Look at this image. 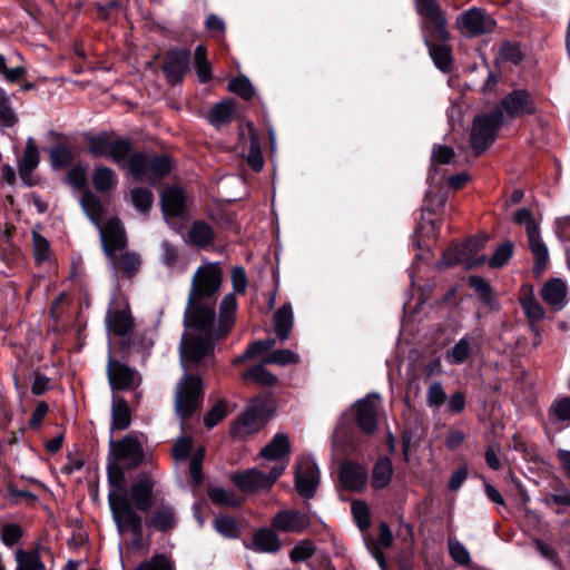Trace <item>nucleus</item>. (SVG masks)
<instances>
[{
    "label": "nucleus",
    "mask_w": 570,
    "mask_h": 570,
    "mask_svg": "<svg viewBox=\"0 0 570 570\" xmlns=\"http://www.w3.org/2000/svg\"><path fill=\"white\" fill-rule=\"evenodd\" d=\"M429 22L422 23V29L425 33L424 36V42L429 48L430 56L434 62V65L442 71H449L452 65V57H451V48L444 43L442 45H433L430 41V38H434L438 40L435 36L432 33V23L428 19ZM450 39V37L446 39V41ZM440 41V39H439ZM441 42H445V40H441Z\"/></svg>",
    "instance_id": "nucleus-20"
},
{
    "label": "nucleus",
    "mask_w": 570,
    "mask_h": 570,
    "mask_svg": "<svg viewBox=\"0 0 570 570\" xmlns=\"http://www.w3.org/2000/svg\"><path fill=\"white\" fill-rule=\"evenodd\" d=\"M107 374L112 390L135 389L141 382L137 371L111 357L108 361Z\"/></svg>",
    "instance_id": "nucleus-15"
},
{
    "label": "nucleus",
    "mask_w": 570,
    "mask_h": 570,
    "mask_svg": "<svg viewBox=\"0 0 570 570\" xmlns=\"http://www.w3.org/2000/svg\"><path fill=\"white\" fill-rule=\"evenodd\" d=\"M446 399L443 386L440 382L432 383L426 393V403L430 407H440Z\"/></svg>",
    "instance_id": "nucleus-61"
},
{
    "label": "nucleus",
    "mask_w": 570,
    "mask_h": 570,
    "mask_svg": "<svg viewBox=\"0 0 570 570\" xmlns=\"http://www.w3.org/2000/svg\"><path fill=\"white\" fill-rule=\"evenodd\" d=\"M299 362V356L291 350L273 351L264 357V363L277 364L281 366L296 364Z\"/></svg>",
    "instance_id": "nucleus-51"
},
{
    "label": "nucleus",
    "mask_w": 570,
    "mask_h": 570,
    "mask_svg": "<svg viewBox=\"0 0 570 570\" xmlns=\"http://www.w3.org/2000/svg\"><path fill=\"white\" fill-rule=\"evenodd\" d=\"M112 135L100 134L88 138L89 153L95 157H108Z\"/></svg>",
    "instance_id": "nucleus-49"
},
{
    "label": "nucleus",
    "mask_w": 570,
    "mask_h": 570,
    "mask_svg": "<svg viewBox=\"0 0 570 570\" xmlns=\"http://www.w3.org/2000/svg\"><path fill=\"white\" fill-rule=\"evenodd\" d=\"M228 90L238 95L245 100L253 98L255 91L250 81L246 77H236L228 82Z\"/></svg>",
    "instance_id": "nucleus-53"
},
{
    "label": "nucleus",
    "mask_w": 570,
    "mask_h": 570,
    "mask_svg": "<svg viewBox=\"0 0 570 570\" xmlns=\"http://www.w3.org/2000/svg\"><path fill=\"white\" fill-rule=\"evenodd\" d=\"M449 551L456 563L461 566H468L470 563V553L461 542L451 541L449 543Z\"/></svg>",
    "instance_id": "nucleus-64"
},
{
    "label": "nucleus",
    "mask_w": 570,
    "mask_h": 570,
    "mask_svg": "<svg viewBox=\"0 0 570 570\" xmlns=\"http://www.w3.org/2000/svg\"><path fill=\"white\" fill-rule=\"evenodd\" d=\"M365 542H366V547H367L368 551L371 552L373 558L377 561L381 569L385 570L386 561H385V556L382 551V548L389 549L393 544V534H392L390 527L385 522H382L379 525L377 540H374L372 538H366Z\"/></svg>",
    "instance_id": "nucleus-25"
},
{
    "label": "nucleus",
    "mask_w": 570,
    "mask_h": 570,
    "mask_svg": "<svg viewBox=\"0 0 570 570\" xmlns=\"http://www.w3.org/2000/svg\"><path fill=\"white\" fill-rule=\"evenodd\" d=\"M18 122V117L11 107L10 97L6 94L0 101V126L13 127Z\"/></svg>",
    "instance_id": "nucleus-59"
},
{
    "label": "nucleus",
    "mask_w": 570,
    "mask_h": 570,
    "mask_svg": "<svg viewBox=\"0 0 570 570\" xmlns=\"http://www.w3.org/2000/svg\"><path fill=\"white\" fill-rule=\"evenodd\" d=\"M154 480L144 475L134 482L128 493L125 491H110L108 503L111 515L119 534L132 533L137 540L142 537V518L137 512H146L155 504Z\"/></svg>",
    "instance_id": "nucleus-2"
},
{
    "label": "nucleus",
    "mask_w": 570,
    "mask_h": 570,
    "mask_svg": "<svg viewBox=\"0 0 570 570\" xmlns=\"http://www.w3.org/2000/svg\"><path fill=\"white\" fill-rule=\"evenodd\" d=\"M189 240L199 247L209 245L214 239V232L212 227L204 222H196L189 229Z\"/></svg>",
    "instance_id": "nucleus-43"
},
{
    "label": "nucleus",
    "mask_w": 570,
    "mask_h": 570,
    "mask_svg": "<svg viewBox=\"0 0 570 570\" xmlns=\"http://www.w3.org/2000/svg\"><path fill=\"white\" fill-rule=\"evenodd\" d=\"M131 142L128 139L112 136L108 158H110L117 165L122 164L125 160H129L131 153Z\"/></svg>",
    "instance_id": "nucleus-42"
},
{
    "label": "nucleus",
    "mask_w": 570,
    "mask_h": 570,
    "mask_svg": "<svg viewBox=\"0 0 570 570\" xmlns=\"http://www.w3.org/2000/svg\"><path fill=\"white\" fill-rule=\"evenodd\" d=\"M190 53L183 48L168 50L164 58L163 72L170 85L179 83L189 68Z\"/></svg>",
    "instance_id": "nucleus-14"
},
{
    "label": "nucleus",
    "mask_w": 570,
    "mask_h": 570,
    "mask_svg": "<svg viewBox=\"0 0 570 570\" xmlns=\"http://www.w3.org/2000/svg\"><path fill=\"white\" fill-rule=\"evenodd\" d=\"M195 69L200 82L205 83L212 79V66L207 59V50L204 46H197L194 53Z\"/></svg>",
    "instance_id": "nucleus-47"
},
{
    "label": "nucleus",
    "mask_w": 570,
    "mask_h": 570,
    "mask_svg": "<svg viewBox=\"0 0 570 570\" xmlns=\"http://www.w3.org/2000/svg\"><path fill=\"white\" fill-rule=\"evenodd\" d=\"M469 285L480 295L481 299L489 303L492 299V292L489 283L476 275L469 277Z\"/></svg>",
    "instance_id": "nucleus-63"
},
{
    "label": "nucleus",
    "mask_w": 570,
    "mask_h": 570,
    "mask_svg": "<svg viewBox=\"0 0 570 570\" xmlns=\"http://www.w3.org/2000/svg\"><path fill=\"white\" fill-rule=\"evenodd\" d=\"M315 552L312 541L303 540L297 543L291 551L289 557L293 562H301L309 559Z\"/></svg>",
    "instance_id": "nucleus-60"
},
{
    "label": "nucleus",
    "mask_w": 570,
    "mask_h": 570,
    "mask_svg": "<svg viewBox=\"0 0 570 570\" xmlns=\"http://www.w3.org/2000/svg\"><path fill=\"white\" fill-rule=\"evenodd\" d=\"M91 183L98 193L105 194L116 188L118 184V177L115 170L107 166H99L96 167L92 173Z\"/></svg>",
    "instance_id": "nucleus-36"
},
{
    "label": "nucleus",
    "mask_w": 570,
    "mask_h": 570,
    "mask_svg": "<svg viewBox=\"0 0 570 570\" xmlns=\"http://www.w3.org/2000/svg\"><path fill=\"white\" fill-rule=\"evenodd\" d=\"M528 246L534 261L532 272L539 278L547 271L549 264V250L540 236V230L528 236Z\"/></svg>",
    "instance_id": "nucleus-27"
},
{
    "label": "nucleus",
    "mask_w": 570,
    "mask_h": 570,
    "mask_svg": "<svg viewBox=\"0 0 570 570\" xmlns=\"http://www.w3.org/2000/svg\"><path fill=\"white\" fill-rule=\"evenodd\" d=\"M106 325L116 336L127 335L134 326V320L128 307L109 311L106 316Z\"/></svg>",
    "instance_id": "nucleus-29"
},
{
    "label": "nucleus",
    "mask_w": 570,
    "mask_h": 570,
    "mask_svg": "<svg viewBox=\"0 0 570 570\" xmlns=\"http://www.w3.org/2000/svg\"><path fill=\"white\" fill-rule=\"evenodd\" d=\"M265 364L266 363L263 362L262 364L248 368V371L243 374V381L252 380L264 386L275 385L277 377L265 367Z\"/></svg>",
    "instance_id": "nucleus-45"
},
{
    "label": "nucleus",
    "mask_w": 570,
    "mask_h": 570,
    "mask_svg": "<svg viewBox=\"0 0 570 570\" xmlns=\"http://www.w3.org/2000/svg\"><path fill=\"white\" fill-rule=\"evenodd\" d=\"M291 453V442L286 434L277 433L261 450V456L267 461L273 462V465H278L281 462L285 463V468L288 464V456Z\"/></svg>",
    "instance_id": "nucleus-22"
},
{
    "label": "nucleus",
    "mask_w": 570,
    "mask_h": 570,
    "mask_svg": "<svg viewBox=\"0 0 570 570\" xmlns=\"http://www.w3.org/2000/svg\"><path fill=\"white\" fill-rule=\"evenodd\" d=\"M352 513L353 518L358 525V528L364 531L370 528V511L365 502L363 501H353L352 502Z\"/></svg>",
    "instance_id": "nucleus-58"
},
{
    "label": "nucleus",
    "mask_w": 570,
    "mask_h": 570,
    "mask_svg": "<svg viewBox=\"0 0 570 570\" xmlns=\"http://www.w3.org/2000/svg\"><path fill=\"white\" fill-rule=\"evenodd\" d=\"M264 419V413L255 404H250L248 409L239 419V424L243 425L247 432L257 429Z\"/></svg>",
    "instance_id": "nucleus-52"
},
{
    "label": "nucleus",
    "mask_w": 570,
    "mask_h": 570,
    "mask_svg": "<svg viewBox=\"0 0 570 570\" xmlns=\"http://www.w3.org/2000/svg\"><path fill=\"white\" fill-rule=\"evenodd\" d=\"M154 509L146 518V524L160 532H168L177 524V517L174 508L168 503L160 501L153 505Z\"/></svg>",
    "instance_id": "nucleus-21"
},
{
    "label": "nucleus",
    "mask_w": 570,
    "mask_h": 570,
    "mask_svg": "<svg viewBox=\"0 0 570 570\" xmlns=\"http://www.w3.org/2000/svg\"><path fill=\"white\" fill-rule=\"evenodd\" d=\"M131 203L141 213H147L154 203L153 193L144 187H137L130 191Z\"/></svg>",
    "instance_id": "nucleus-50"
},
{
    "label": "nucleus",
    "mask_w": 570,
    "mask_h": 570,
    "mask_svg": "<svg viewBox=\"0 0 570 570\" xmlns=\"http://www.w3.org/2000/svg\"><path fill=\"white\" fill-rule=\"evenodd\" d=\"M109 258L115 269L128 278L134 277L141 266L140 256L135 252L122 250L119 255L114 254V257Z\"/></svg>",
    "instance_id": "nucleus-32"
},
{
    "label": "nucleus",
    "mask_w": 570,
    "mask_h": 570,
    "mask_svg": "<svg viewBox=\"0 0 570 570\" xmlns=\"http://www.w3.org/2000/svg\"><path fill=\"white\" fill-rule=\"evenodd\" d=\"M185 194L178 187H168L161 193V207L165 216L178 217L185 208Z\"/></svg>",
    "instance_id": "nucleus-30"
},
{
    "label": "nucleus",
    "mask_w": 570,
    "mask_h": 570,
    "mask_svg": "<svg viewBox=\"0 0 570 570\" xmlns=\"http://www.w3.org/2000/svg\"><path fill=\"white\" fill-rule=\"evenodd\" d=\"M472 354V340L468 336L459 340L454 346L446 351L444 357L450 365H459L468 361Z\"/></svg>",
    "instance_id": "nucleus-37"
},
{
    "label": "nucleus",
    "mask_w": 570,
    "mask_h": 570,
    "mask_svg": "<svg viewBox=\"0 0 570 570\" xmlns=\"http://www.w3.org/2000/svg\"><path fill=\"white\" fill-rule=\"evenodd\" d=\"M248 548L256 552L274 553L281 549V543L273 529L262 528L254 533Z\"/></svg>",
    "instance_id": "nucleus-31"
},
{
    "label": "nucleus",
    "mask_w": 570,
    "mask_h": 570,
    "mask_svg": "<svg viewBox=\"0 0 570 570\" xmlns=\"http://www.w3.org/2000/svg\"><path fill=\"white\" fill-rule=\"evenodd\" d=\"M227 415V404L224 400L217 401L208 411L204 419V423L208 429L214 428L222 422Z\"/></svg>",
    "instance_id": "nucleus-56"
},
{
    "label": "nucleus",
    "mask_w": 570,
    "mask_h": 570,
    "mask_svg": "<svg viewBox=\"0 0 570 570\" xmlns=\"http://www.w3.org/2000/svg\"><path fill=\"white\" fill-rule=\"evenodd\" d=\"M235 111V102L233 100H226L215 105L209 115L208 119L214 126H222L230 122Z\"/></svg>",
    "instance_id": "nucleus-41"
},
{
    "label": "nucleus",
    "mask_w": 570,
    "mask_h": 570,
    "mask_svg": "<svg viewBox=\"0 0 570 570\" xmlns=\"http://www.w3.org/2000/svg\"><path fill=\"white\" fill-rule=\"evenodd\" d=\"M224 273L216 262L200 265L193 275L184 314L186 332L181 338L180 355L186 363H199L213 352L215 341L225 337L235 324L237 299L234 293L225 295L215 323L216 296L223 284Z\"/></svg>",
    "instance_id": "nucleus-1"
},
{
    "label": "nucleus",
    "mask_w": 570,
    "mask_h": 570,
    "mask_svg": "<svg viewBox=\"0 0 570 570\" xmlns=\"http://www.w3.org/2000/svg\"><path fill=\"white\" fill-rule=\"evenodd\" d=\"M549 417L556 422L570 423V396L556 399L549 407Z\"/></svg>",
    "instance_id": "nucleus-48"
},
{
    "label": "nucleus",
    "mask_w": 570,
    "mask_h": 570,
    "mask_svg": "<svg viewBox=\"0 0 570 570\" xmlns=\"http://www.w3.org/2000/svg\"><path fill=\"white\" fill-rule=\"evenodd\" d=\"M485 242L487 237H473L468 239L464 244L452 245L443 254L439 265L448 267L455 264H463L466 268L483 265L487 262V257L484 255L475 257V255L483 248Z\"/></svg>",
    "instance_id": "nucleus-7"
},
{
    "label": "nucleus",
    "mask_w": 570,
    "mask_h": 570,
    "mask_svg": "<svg viewBox=\"0 0 570 570\" xmlns=\"http://www.w3.org/2000/svg\"><path fill=\"white\" fill-rule=\"evenodd\" d=\"M311 524L307 514L296 510H282L272 520L274 530L301 533Z\"/></svg>",
    "instance_id": "nucleus-18"
},
{
    "label": "nucleus",
    "mask_w": 570,
    "mask_h": 570,
    "mask_svg": "<svg viewBox=\"0 0 570 570\" xmlns=\"http://www.w3.org/2000/svg\"><path fill=\"white\" fill-rule=\"evenodd\" d=\"M127 168L137 181L154 185L169 174L171 164L166 156L135 153L130 156Z\"/></svg>",
    "instance_id": "nucleus-3"
},
{
    "label": "nucleus",
    "mask_w": 570,
    "mask_h": 570,
    "mask_svg": "<svg viewBox=\"0 0 570 570\" xmlns=\"http://www.w3.org/2000/svg\"><path fill=\"white\" fill-rule=\"evenodd\" d=\"M340 479L344 488L360 491L367 482V471L361 464L346 462L341 466Z\"/></svg>",
    "instance_id": "nucleus-28"
},
{
    "label": "nucleus",
    "mask_w": 570,
    "mask_h": 570,
    "mask_svg": "<svg viewBox=\"0 0 570 570\" xmlns=\"http://www.w3.org/2000/svg\"><path fill=\"white\" fill-rule=\"evenodd\" d=\"M320 481L316 463L309 458H301L295 472V487L299 495L312 499Z\"/></svg>",
    "instance_id": "nucleus-11"
},
{
    "label": "nucleus",
    "mask_w": 570,
    "mask_h": 570,
    "mask_svg": "<svg viewBox=\"0 0 570 570\" xmlns=\"http://www.w3.org/2000/svg\"><path fill=\"white\" fill-rule=\"evenodd\" d=\"M203 381L199 376L185 374L178 381L175 393V410L183 419H189L202 406Z\"/></svg>",
    "instance_id": "nucleus-4"
},
{
    "label": "nucleus",
    "mask_w": 570,
    "mask_h": 570,
    "mask_svg": "<svg viewBox=\"0 0 570 570\" xmlns=\"http://www.w3.org/2000/svg\"><path fill=\"white\" fill-rule=\"evenodd\" d=\"M40 161L39 150L36 140L29 137L26 141V147L18 163V170L20 178L28 185H31V174L38 167Z\"/></svg>",
    "instance_id": "nucleus-26"
},
{
    "label": "nucleus",
    "mask_w": 570,
    "mask_h": 570,
    "mask_svg": "<svg viewBox=\"0 0 570 570\" xmlns=\"http://www.w3.org/2000/svg\"><path fill=\"white\" fill-rule=\"evenodd\" d=\"M208 497L213 503L224 507H239L242 499L232 490L214 487L208 490Z\"/></svg>",
    "instance_id": "nucleus-46"
},
{
    "label": "nucleus",
    "mask_w": 570,
    "mask_h": 570,
    "mask_svg": "<svg viewBox=\"0 0 570 570\" xmlns=\"http://www.w3.org/2000/svg\"><path fill=\"white\" fill-rule=\"evenodd\" d=\"M455 26L463 36L474 38L493 32L497 21L485 10L472 7L458 16Z\"/></svg>",
    "instance_id": "nucleus-9"
},
{
    "label": "nucleus",
    "mask_w": 570,
    "mask_h": 570,
    "mask_svg": "<svg viewBox=\"0 0 570 570\" xmlns=\"http://www.w3.org/2000/svg\"><path fill=\"white\" fill-rule=\"evenodd\" d=\"M134 570H177V568L171 556L154 553L149 559L139 562Z\"/></svg>",
    "instance_id": "nucleus-39"
},
{
    "label": "nucleus",
    "mask_w": 570,
    "mask_h": 570,
    "mask_svg": "<svg viewBox=\"0 0 570 570\" xmlns=\"http://www.w3.org/2000/svg\"><path fill=\"white\" fill-rule=\"evenodd\" d=\"M445 206V197L442 194L430 193L426 195L421 223L415 229L417 244L420 247L430 245V240H435L441 227V223L434 216Z\"/></svg>",
    "instance_id": "nucleus-5"
},
{
    "label": "nucleus",
    "mask_w": 570,
    "mask_h": 570,
    "mask_svg": "<svg viewBox=\"0 0 570 570\" xmlns=\"http://www.w3.org/2000/svg\"><path fill=\"white\" fill-rule=\"evenodd\" d=\"M503 121L500 108L474 118L471 130V146L475 153L484 151L495 140L497 131Z\"/></svg>",
    "instance_id": "nucleus-6"
},
{
    "label": "nucleus",
    "mask_w": 570,
    "mask_h": 570,
    "mask_svg": "<svg viewBox=\"0 0 570 570\" xmlns=\"http://www.w3.org/2000/svg\"><path fill=\"white\" fill-rule=\"evenodd\" d=\"M293 323V308L289 303H286L274 314V331L281 341L288 338Z\"/></svg>",
    "instance_id": "nucleus-35"
},
{
    "label": "nucleus",
    "mask_w": 570,
    "mask_h": 570,
    "mask_svg": "<svg viewBox=\"0 0 570 570\" xmlns=\"http://www.w3.org/2000/svg\"><path fill=\"white\" fill-rule=\"evenodd\" d=\"M513 253V244L511 242H505L501 244L493 255L488 261L490 267L499 268L508 263Z\"/></svg>",
    "instance_id": "nucleus-54"
},
{
    "label": "nucleus",
    "mask_w": 570,
    "mask_h": 570,
    "mask_svg": "<svg viewBox=\"0 0 570 570\" xmlns=\"http://www.w3.org/2000/svg\"><path fill=\"white\" fill-rule=\"evenodd\" d=\"M80 205L95 226L100 227L106 214L100 198L91 191H85L81 196Z\"/></svg>",
    "instance_id": "nucleus-34"
},
{
    "label": "nucleus",
    "mask_w": 570,
    "mask_h": 570,
    "mask_svg": "<svg viewBox=\"0 0 570 570\" xmlns=\"http://www.w3.org/2000/svg\"><path fill=\"white\" fill-rule=\"evenodd\" d=\"M393 474V466L392 462L389 458H382L380 459L374 469L372 474V485L375 489H383L385 488L392 478Z\"/></svg>",
    "instance_id": "nucleus-40"
},
{
    "label": "nucleus",
    "mask_w": 570,
    "mask_h": 570,
    "mask_svg": "<svg viewBox=\"0 0 570 570\" xmlns=\"http://www.w3.org/2000/svg\"><path fill=\"white\" fill-rule=\"evenodd\" d=\"M513 222L525 227L527 236L540 230L539 224L533 218V214L529 208L518 209L513 216Z\"/></svg>",
    "instance_id": "nucleus-55"
},
{
    "label": "nucleus",
    "mask_w": 570,
    "mask_h": 570,
    "mask_svg": "<svg viewBox=\"0 0 570 570\" xmlns=\"http://www.w3.org/2000/svg\"><path fill=\"white\" fill-rule=\"evenodd\" d=\"M518 301L523 309V313L531 326V330L538 335L539 328L537 324L544 320L546 311L538 301L534 287L530 283H523L518 292Z\"/></svg>",
    "instance_id": "nucleus-13"
},
{
    "label": "nucleus",
    "mask_w": 570,
    "mask_h": 570,
    "mask_svg": "<svg viewBox=\"0 0 570 570\" xmlns=\"http://www.w3.org/2000/svg\"><path fill=\"white\" fill-rule=\"evenodd\" d=\"M380 403L377 395H368L355 404V420L363 433L372 434L375 431Z\"/></svg>",
    "instance_id": "nucleus-16"
},
{
    "label": "nucleus",
    "mask_w": 570,
    "mask_h": 570,
    "mask_svg": "<svg viewBox=\"0 0 570 570\" xmlns=\"http://www.w3.org/2000/svg\"><path fill=\"white\" fill-rule=\"evenodd\" d=\"M205 458V450L203 448L197 449L193 454L189 462V474L194 487H199L203 482L202 463Z\"/></svg>",
    "instance_id": "nucleus-57"
},
{
    "label": "nucleus",
    "mask_w": 570,
    "mask_h": 570,
    "mask_svg": "<svg viewBox=\"0 0 570 570\" xmlns=\"http://www.w3.org/2000/svg\"><path fill=\"white\" fill-rule=\"evenodd\" d=\"M240 148L248 151V165L255 171H259L264 166V158L261 151V142L250 125H247L246 130L240 131Z\"/></svg>",
    "instance_id": "nucleus-24"
},
{
    "label": "nucleus",
    "mask_w": 570,
    "mask_h": 570,
    "mask_svg": "<svg viewBox=\"0 0 570 570\" xmlns=\"http://www.w3.org/2000/svg\"><path fill=\"white\" fill-rule=\"evenodd\" d=\"M540 295L554 311H561L568 302V286L559 277L550 278L541 287Z\"/></svg>",
    "instance_id": "nucleus-23"
},
{
    "label": "nucleus",
    "mask_w": 570,
    "mask_h": 570,
    "mask_svg": "<svg viewBox=\"0 0 570 570\" xmlns=\"http://www.w3.org/2000/svg\"><path fill=\"white\" fill-rule=\"evenodd\" d=\"M497 108H500L502 111L505 110L510 118L521 117L535 111L533 101L525 90L510 92Z\"/></svg>",
    "instance_id": "nucleus-19"
},
{
    "label": "nucleus",
    "mask_w": 570,
    "mask_h": 570,
    "mask_svg": "<svg viewBox=\"0 0 570 570\" xmlns=\"http://www.w3.org/2000/svg\"><path fill=\"white\" fill-rule=\"evenodd\" d=\"M268 473L259 469H248L243 473H236L232 476V481L243 492H257L269 489L285 471V463L278 465L265 466Z\"/></svg>",
    "instance_id": "nucleus-8"
},
{
    "label": "nucleus",
    "mask_w": 570,
    "mask_h": 570,
    "mask_svg": "<svg viewBox=\"0 0 570 570\" xmlns=\"http://www.w3.org/2000/svg\"><path fill=\"white\" fill-rule=\"evenodd\" d=\"M32 254L38 266L52 259V250L49 240L39 232L32 230Z\"/></svg>",
    "instance_id": "nucleus-38"
},
{
    "label": "nucleus",
    "mask_w": 570,
    "mask_h": 570,
    "mask_svg": "<svg viewBox=\"0 0 570 570\" xmlns=\"http://www.w3.org/2000/svg\"><path fill=\"white\" fill-rule=\"evenodd\" d=\"M104 252L108 257H114L117 252H122L127 246L125 228L117 217H112L98 227Z\"/></svg>",
    "instance_id": "nucleus-12"
},
{
    "label": "nucleus",
    "mask_w": 570,
    "mask_h": 570,
    "mask_svg": "<svg viewBox=\"0 0 570 570\" xmlns=\"http://www.w3.org/2000/svg\"><path fill=\"white\" fill-rule=\"evenodd\" d=\"M110 452L116 463H124L128 468L138 466L144 459L142 445L138 439L131 434L126 435L119 441L110 436Z\"/></svg>",
    "instance_id": "nucleus-10"
},
{
    "label": "nucleus",
    "mask_w": 570,
    "mask_h": 570,
    "mask_svg": "<svg viewBox=\"0 0 570 570\" xmlns=\"http://www.w3.org/2000/svg\"><path fill=\"white\" fill-rule=\"evenodd\" d=\"M16 570H43L45 564L41 561L40 553L37 550L26 552L21 549L16 551Z\"/></svg>",
    "instance_id": "nucleus-44"
},
{
    "label": "nucleus",
    "mask_w": 570,
    "mask_h": 570,
    "mask_svg": "<svg viewBox=\"0 0 570 570\" xmlns=\"http://www.w3.org/2000/svg\"><path fill=\"white\" fill-rule=\"evenodd\" d=\"M416 11L432 23V33L440 40L449 38L446 18L436 0H415Z\"/></svg>",
    "instance_id": "nucleus-17"
},
{
    "label": "nucleus",
    "mask_w": 570,
    "mask_h": 570,
    "mask_svg": "<svg viewBox=\"0 0 570 570\" xmlns=\"http://www.w3.org/2000/svg\"><path fill=\"white\" fill-rule=\"evenodd\" d=\"M131 423V413L124 397H114L111 404V426L110 432L122 431L129 428Z\"/></svg>",
    "instance_id": "nucleus-33"
},
{
    "label": "nucleus",
    "mask_w": 570,
    "mask_h": 570,
    "mask_svg": "<svg viewBox=\"0 0 570 570\" xmlns=\"http://www.w3.org/2000/svg\"><path fill=\"white\" fill-rule=\"evenodd\" d=\"M215 529L227 538H234L238 534L236 521L229 517H220L215 520Z\"/></svg>",
    "instance_id": "nucleus-62"
}]
</instances>
